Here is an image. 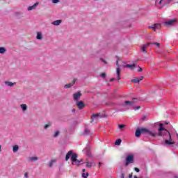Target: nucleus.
<instances>
[{
  "instance_id": "f03ea898",
  "label": "nucleus",
  "mask_w": 178,
  "mask_h": 178,
  "mask_svg": "<svg viewBox=\"0 0 178 178\" xmlns=\"http://www.w3.org/2000/svg\"><path fill=\"white\" fill-rule=\"evenodd\" d=\"M69 159H71L72 165L76 166H80V160L77 159V154L73 153V151H69L65 156V161L67 162Z\"/></svg>"
},
{
  "instance_id": "412c9836",
  "label": "nucleus",
  "mask_w": 178,
  "mask_h": 178,
  "mask_svg": "<svg viewBox=\"0 0 178 178\" xmlns=\"http://www.w3.org/2000/svg\"><path fill=\"white\" fill-rule=\"evenodd\" d=\"M6 52V48L3 47H0V54L1 55H3V54H5Z\"/></svg>"
},
{
  "instance_id": "f8f14e48",
  "label": "nucleus",
  "mask_w": 178,
  "mask_h": 178,
  "mask_svg": "<svg viewBox=\"0 0 178 178\" xmlns=\"http://www.w3.org/2000/svg\"><path fill=\"white\" fill-rule=\"evenodd\" d=\"M74 84H76V81H75V80L73 81V83H67V84H65V85L64 86L65 90H66V89H67V88H71V87H73V85H74Z\"/></svg>"
},
{
  "instance_id": "f704fd0d",
  "label": "nucleus",
  "mask_w": 178,
  "mask_h": 178,
  "mask_svg": "<svg viewBox=\"0 0 178 178\" xmlns=\"http://www.w3.org/2000/svg\"><path fill=\"white\" fill-rule=\"evenodd\" d=\"M100 60L102 62H103V63H104L105 65H106L108 63L106 62V60H105L104 58H100Z\"/></svg>"
},
{
  "instance_id": "7c9ffc66",
  "label": "nucleus",
  "mask_w": 178,
  "mask_h": 178,
  "mask_svg": "<svg viewBox=\"0 0 178 178\" xmlns=\"http://www.w3.org/2000/svg\"><path fill=\"white\" fill-rule=\"evenodd\" d=\"M49 127H51V124H47L44 126V130H47V129H49Z\"/></svg>"
},
{
  "instance_id": "c03bdc74",
  "label": "nucleus",
  "mask_w": 178,
  "mask_h": 178,
  "mask_svg": "<svg viewBox=\"0 0 178 178\" xmlns=\"http://www.w3.org/2000/svg\"><path fill=\"white\" fill-rule=\"evenodd\" d=\"M172 2V0H167L166 3H170Z\"/></svg>"
},
{
  "instance_id": "423d86ee",
  "label": "nucleus",
  "mask_w": 178,
  "mask_h": 178,
  "mask_svg": "<svg viewBox=\"0 0 178 178\" xmlns=\"http://www.w3.org/2000/svg\"><path fill=\"white\" fill-rule=\"evenodd\" d=\"M82 94L81 92L79 91L73 95L74 101L75 102H79V99H80Z\"/></svg>"
},
{
  "instance_id": "4468645a",
  "label": "nucleus",
  "mask_w": 178,
  "mask_h": 178,
  "mask_svg": "<svg viewBox=\"0 0 178 178\" xmlns=\"http://www.w3.org/2000/svg\"><path fill=\"white\" fill-rule=\"evenodd\" d=\"M60 23H62V20L57 19V20L51 22V24H53V26H59L60 24Z\"/></svg>"
},
{
  "instance_id": "2eb2a0df",
  "label": "nucleus",
  "mask_w": 178,
  "mask_h": 178,
  "mask_svg": "<svg viewBox=\"0 0 178 178\" xmlns=\"http://www.w3.org/2000/svg\"><path fill=\"white\" fill-rule=\"evenodd\" d=\"M4 83L6 86H8V87H13L16 84V83L10 82V81H5Z\"/></svg>"
},
{
  "instance_id": "39448f33",
  "label": "nucleus",
  "mask_w": 178,
  "mask_h": 178,
  "mask_svg": "<svg viewBox=\"0 0 178 178\" xmlns=\"http://www.w3.org/2000/svg\"><path fill=\"white\" fill-rule=\"evenodd\" d=\"M136 104V102L134 101H125L120 104L121 106H133Z\"/></svg>"
},
{
  "instance_id": "c756f323",
  "label": "nucleus",
  "mask_w": 178,
  "mask_h": 178,
  "mask_svg": "<svg viewBox=\"0 0 178 178\" xmlns=\"http://www.w3.org/2000/svg\"><path fill=\"white\" fill-rule=\"evenodd\" d=\"M100 77H102V79H106V73H102L100 74Z\"/></svg>"
},
{
  "instance_id": "dca6fc26",
  "label": "nucleus",
  "mask_w": 178,
  "mask_h": 178,
  "mask_svg": "<svg viewBox=\"0 0 178 178\" xmlns=\"http://www.w3.org/2000/svg\"><path fill=\"white\" fill-rule=\"evenodd\" d=\"M29 162H35V161H38V157L37 156H32V157H29Z\"/></svg>"
},
{
  "instance_id": "a19ab883",
  "label": "nucleus",
  "mask_w": 178,
  "mask_h": 178,
  "mask_svg": "<svg viewBox=\"0 0 178 178\" xmlns=\"http://www.w3.org/2000/svg\"><path fill=\"white\" fill-rule=\"evenodd\" d=\"M72 113H76V108H72Z\"/></svg>"
},
{
  "instance_id": "0eeeda50",
  "label": "nucleus",
  "mask_w": 178,
  "mask_h": 178,
  "mask_svg": "<svg viewBox=\"0 0 178 178\" xmlns=\"http://www.w3.org/2000/svg\"><path fill=\"white\" fill-rule=\"evenodd\" d=\"M76 105L78 107L79 110L83 109V108H86V104H84L83 101H78L76 102Z\"/></svg>"
},
{
  "instance_id": "6e6552de",
  "label": "nucleus",
  "mask_w": 178,
  "mask_h": 178,
  "mask_svg": "<svg viewBox=\"0 0 178 178\" xmlns=\"http://www.w3.org/2000/svg\"><path fill=\"white\" fill-rule=\"evenodd\" d=\"M98 119H99V114H92L91 116L90 123H92L94 120H95V123H97V122H98Z\"/></svg>"
},
{
  "instance_id": "f3484780",
  "label": "nucleus",
  "mask_w": 178,
  "mask_h": 178,
  "mask_svg": "<svg viewBox=\"0 0 178 178\" xmlns=\"http://www.w3.org/2000/svg\"><path fill=\"white\" fill-rule=\"evenodd\" d=\"M88 172H86V169H83L82 170V177L83 178H87V177H88Z\"/></svg>"
},
{
  "instance_id": "ea45409f",
  "label": "nucleus",
  "mask_w": 178,
  "mask_h": 178,
  "mask_svg": "<svg viewBox=\"0 0 178 178\" xmlns=\"http://www.w3.org/2000/svg\"><path fill=\"white\" fill-rule=\"evenodd\" d=\"M80 162V165H83V163H84V161H83V159L79 160Z\"/></svg>"
},
{
  "instance_id": "4c0bfd02",
  "label": "nucleus",
  "mask_w": 178,
  "mask_h": 178,
  "mask_svg": "<svg viewBox=\"0 0 178 178\" xmlns=\"http://www.w3.org/2000/svg\"><path fill=\"white\" fill-rule=\"evenodd\" d=\"M140 106L134 107V111H138V109H140Z\"/></svg>"
},
{
  "instance_id": "1a4fd4ad",
  "label": "nucleus",
  "mask_w": 178,
  "mask_h": 178,
  "mask_svg": "<svg viewBox=\"0 0 178 178\" xmlns=\"http://www.w3.org/2000/svg\"><path fill=\"white\" fill-rule=\"evenodd\" d=\"M149 45H151V43L148 42L145 44H143L141 47V51L142 52H143V54H146L147 53V47H149Z\"/></svg>"
},
{
  "instance_id": "9d476101",
  "label": "nucleus",
  "mask_w": 178,
  "mask_h": 178,
  "mask_svg": "<svg viewBox=\"0 0 178 178\" xmlns=\"http://www.w3.org/2000/svg\"><path fill=\"white\" fill-rule=\"evenodd\" d=\"M38 6V2H36L33 6L28 7L27 10H34L35 9H37Z\"/></svg>"
},
{
  "instance_id": "8fccbe9b",
  "label": "nucleus",
  "mask_w": 178,
  "mask_h": 178,
  "mask_svg": "<svg viewBox=\"0 0 178 178\" xmlns=\"http://www.w3.org/2000/svg\"><path fill=\"white\" fill-rule=\"evenodd\" d=\"M102 165V163H99V167L101 168V165Z\"/></svg>"
},
{
  "instance_id": "13d9d810",
  "label": "nucleus",
  "mask_w": 178,
  "mask_h": 178,
  "mask_svg": "<svg viewBox=\"0 0 178 178\" xmlns=\"http://www.w3.org/2000/svg\"><path fill=\"white\" fill-rule=\"evenodd\" d=\"M177 137H178V134H177Z\"/></svg>"
},
{
  "instance_id": "72a5a7b5",
  "label": "nucleus",
  "mask_w": 178,
  "mask_h": 178,
  "mask_svg": "<svg viewBox=\"0 0 178 178\" xmlns=\"http://www.w3.org/2000/svg\"><path fill=\"white\" fill-rule=\"evenodd\" d=\"M126 127V125H124V124H119L118 125V127L120 130H122V129H124V127Z\"/></svg>"
},
{
  "instance_id": "864d4df0",
  "label": "nucleus",
  "mask_w": 178,
  "mask_h": 178,
  "mask_svg": "<svg viewBox=\"0 0 178 178\" xmlns=\"http://www.w3.org/2000/svg\"><path fill=\"white\" fill-rule=\"evenodd\" d=\"M2 148V146L0 145V152H1V149Z\"/></svg>"
},
{
  "instance_id": "5701e85b",
  "label": "nucleus",
  "mask_w": 178,
  "mask_h": 178,
  "mask_svg": "<svg viewBox=\"0 0 178 178\" xmlns=\"http://www.w3.org/2000/svg\"><path fill=\"white\" fill-rule=\"evenodd\" d=\"M20 106H21V108L22 109L23 112H25V111H27V105L26 104H21Z\"/></svg>"
},
{
  "instance_id": "58836bf2",
  "label": "nucleus",
  "mask_w": 178,
  "mask_h": 178,
  "mask_svg": "<svg viewBox=\"0 0 178 178\" xmlns=\"http://www.w3.org/2000/svg\"><path fill=\"white\" fill-rule=\"evenodd\" d=\"M24 177H25V178H29V173H28V172H26V173L24 174Z\"/></svg>"
},
{
  "instance_id": "a211bd4d",
  "label": "nucleus",
  "mask_w": 178,
  "mask_h": 178,
  "mask_svg": "<svg viewBox=\"0 0 178 178\" xmlns=\"http://www.w3.org/2000/svg\"><path fill=\"white\" fill-rule=\"evenodd\" d=\"M83 134V136H89V134H91V131H90V129L88 128H86Z\"/></svg>"
},
{
  "instance_id": "09e8293b",
  "label": "nucleus",
  "mask_w": 178,
  "mask_h": 178,
  "mask_svg": "<svg viewBox=\"0 0 178 178\" xmlns=\"http://www.w3.org/2000/svg\"><path fill=\"white\" fill-rule=\"evenodd\" d=\"M115 81V78H112L110 81Z\"/></svg>"
},
{
  "instance_id": "e433bc0d",
  "label": "nucleus",
  "mask_w": 178,
  "mask_h": 178,
  "mask_svg": "<svg viewBox=\"0 0 178 178\" xmlns=\"http://www.w3.org/2000/svg\"><path fill=\"white\" fill-rule=\"evenodd\" d=\"M59 0H52V3H58Z\"/></svg>"
},
{
  "instance_id": "473e14b6",
  "label": "nucleus",
  "mask_w": 178,
  "mask_h": 178,
  "mask_svg": "<svg viewBox=\"0 0 178 178\" xmlns=\"http://www.w3.org/2000/svg\"><path fill=\"white\" fill-rule=\"evenodd\" d=\"M140 120L142 122H145L147 120V116L146 115H144L141 119Z\"/></svg>"
},
{
  "instance_id": "5fc2aeb1",
  "label": "nucleus",
  "mask_w": 178,
  "mask_h": 178,
  "mask_svg": "<svg viewBox=\"0 0 178 178\" xmlns=\"http://www.w3.org/2000/svg\"><path fill=\"white\" fill-rule=\"evenodd\" d=\"M165 124H169V122H165Z\"/></svg>"
},
{
  "instance_id": "4d7b16f0",
  "label": "nucleus",
  "mask_w": 178,
  "mask_h": 178,
  "mask_svg": "<svg viewBox=\"0 0 178 178\" xmlns=\"http://www.w3.org/2000/svg\"><path fill=\"white\" fill-rule=\"evenodd\" d=\"M87 151H88V149H87Z\"/></svg>"
},
{
  "instance_id": "79ce46f5",
  "label": "nucleus",
  "mask_w": 178,
  "mask_h": 178,
  "mask_svg": "<svg viewBox=\"0 0 178 178\" xmlns=\"http://www.w3.org/2000/svg\"><path fill=\"white\" fill-rule=\"evenodd\" d=\"M138 72H143V68L139 67V69L138 70Z\"/></svg>"
},
{
  "instance_id": "37998d69",
  "label": "nucleus",
  "mask_w": 178,
  "mask_h": 178,
  "mask_svg": "<svg viewBox=\"0 0 178 178\" xmlns=\"http://www.w3.org/2000/svg\"><path fill=\"white\" fill-rule=\"evenodd\" d=\"M116 65L119 67V60H116Z\"/></svg>"
},
{
  "instance_id": "a878e982",
  "label": "nucleus",
  "mask_w": 178,
  "mask_h": 178,
  "mask_svg": "<svg viewBox=\"0 0 178 178\" xmlns=\"http://www.w3.org/2000/svg\"><path fill=\"white\" fill-rule=\"evenodd\" d=\"M122 144V139H117L115 142V145H120Z\"/></svg>"
},
{
  "instance_id": "f257e3e1",
  "label": "nucleus",
  "mask_w": 178,
  "mask_h": 178,
  "mask_svg": "<svg viewBox=\"0 0 178 178\" xmlns=\"http://www.w3.org/2000/svg\"><path fill=\"white\" fill-rule=\"evenodd\" d=\"M159 133L155 134L152 131H150L147 128H138L135 132V137L137 138L141 137V134L143 133H146L147 134H149V136H151L153 137V138H155L156 136H160L163 137L164 143L165 145H172L175 144V142L172 141V136L170 135V132L168 131L166 129L163 127V124L161 123L159 124Z\"/></svg>"
},
{
  "instance_id": "20e7f679",
  "label": "nucleus",
  "mask_w": 178,
  "mask_h": 178,
  "mask_svg": "<svg viewBox=\"0 0 178 178\" xmlns=\"http://www.w3.org/2000/svg\"><path fill=\"white\" fill-rule=\"evenodd\" d=\"M176 24V19H167L165 21L164 24L166 27H170Z\"/></svg>"
},
{
  "instance_id": "cd10ccee",
  "label": "nucleus",
  "mask_w": 178,
  "mask_h": 178,
  "mask_svg": "<svg viewBox=\"0 0 178 178\" xmlns=\"http://www.w3.org/2000/svg\"><path fill=\"white\" fill-rule=\"evenodd\" d=\"M151 44L150 45H156L157 47H161V44L158 43V42H150Z\"/></svg>"
},
{
  "instance_id": "a18cd8bd",
  "label": "nucleus",
  "mask_w": 178,
  "mask_h": 178,
  "mask_svg": "<svg viewBox=\"0 0 178 178\" xmlns=\"http://www.w3.org/2000/svg\"><path fill=\"white\" fill-rule=\"evenodd\" d=\"M129 178H133V173L129 175Z\"/></svg>"
},
{
  "instance_id": "ddd939ff",
  "label": "nucleus",
  "mask_w": 178,
  "mask_h": 178,
  "mask_svg": "<svg viewBox=\"0 0 178 178\" xmlns=\"http://www.w3.org/2000/svg\"><path fill=\"white\" fill-rule=\"evenodd\" d=\"M60 134V130H56L54 131V134L52 135L53 138H56L59 137V135Z\"/></svg>"
},
{
  "instance_id": "de8ad7c7",
  "label": "nucleus",
  "mask_w": 178,
  "mask_h": 178,
  "mask_svg": "<svg viewBox=\"0 0 178 178\" xmlns=\"http://www.w3.org/2000/svg\"><path fill=\"white\" fill-rule=\"evenodd\" d=\"M144 79V76H140V79H139L140 81H141V80H143Z\"/></svg>"
},
{
  "instance_id": "c9c22d12",
  "label": "nucleus",
  "mask_w": 178,
  "mask_h": 178,
  "mask_svg": "<svg viewBox=\"0 0 178 178\" xmlns=\"http://www.w3.org/2000/svg\"><path fill=\"white\" fill-rule=\"evenodd\" d=\"M134 170H135V172H137V173H138V172H140V168H134Z\"/></svg>"
},
{
  "instance_id": "393cba45",
  "label": "nucleus",
  "mask_w": 178,
  "mask_h": 178,
  "mask_svg": "<svg viewBox=\"0 0 178 178\" xmlns=\"http://www.w3.org/2000/svg\"><path fill=\"white\" fill-rule=\"evenodd\" d=\"M131 83H134L135 84H137V83H140V79L138 78H135L134 79H132Z\"/></svg>"
},
{
  "instance_id": "c85d7f7f",
  "label": "nucleus",
  "mask_w": 178,
  "mask_h": 178,
  "mask_svg": "<svg viewBox=\"0 0 178 178\" xmlns=\"http://www.w3.org/2000/svg\"><path fill=\"white\" fill-rule=\"evenodd\" d=\"M163 0H155V3L159 5H162V1Z\"/></svg>"
},
{
  "instance_id": "6e6d98bb",
  "label": "nucleus",
  "mask_w": 178,
  "mask_h": 178,
  "mask_svg": "<svg viewBox=\"0 0 178 178\" xmlns=\"http://www.w3.org/2000/svg\"><path fill=\"white\" fill-rule=\"evenodd\" d=\"M134 99H137L136 98H134Z\"/></svg>"
},
{
  "instance_id": "4be33fe9",
  "label": "nucleus",
  "mask_w": 178,
  "mask_h": 178,
  "mask_svg": "<svg viewBox=\"0 0 178 178\" xmlns=\"http://www.w3.org/2000/svg\"><path fill=\"white\" fill-rule=\"evenodd\" d=\"M36 38L37 40H42V33L41 32H38Z\"/></svg>"
},
{
  "instance_id": "7ed1b4c3",
  "label": "nucleus",
  "mask_w": 178,
  "mask_h": 178,
  "mask_svg": "<svg viewBox=\"0 0 178 178\" xmlns=\"http://www.w3.org/2000/svg\"><path fill=\"white\" fill-rule=\"evenodd\" d=\"M134 162V156H133V154H129L128 156H127L124 165L129 166L130 163H133Z\"/></svg>"
},
{
  "instance_id": "9b49d317",
  "label": "nucleus",
  "mask_w": 178,
  "mask_h": 178,
  "mask_svg": "<svg viewBox=\"0 0 178 178\" xmlns=\"http://www.w3.org/2000/svg\"><path fill=\"white\" fill-rule=\"evenodd\" d=\"M149 29H153V30H156L158 29H161V24H155L152 26H149Z\"/></svg>"
},
{
  "instance_id": "bb28decb",
  "label": "nucleus",
  "mask_w": 178,
  "mask_h": 178,
  "mask_svg": "<svg viewBox=\"0 0 178 178\" xmlns=\"http://www.w3.org/2000/svg\"><path fill=\"white\" fill-rule=\"evenodd\" d=\"M55 162H56L55 160H51V161L49 163L48 167H49V168H52V166H54V163Z\"/></svg>"
},
{
  "instance_id": "603ef678",
  "label": "nucleus",
  "mask_w": 178,
  "mask_h": 178,
  "mask_svg": "<svg viewBox=\"0 0 178 178\" xmlns=\"http://www.w3.org/2000/svg\"><path fill=\"white\" fill-rule=\"evenodd\" d=\"M174 178H178V175H175Z\"/></svg>"
},
{
  "instance_id": "6ab92c4d",
  "label": "nucleus",
  "mask_w": 178,
  "mask_h": 178,
  "mask_svg": "<svg viewBox=\"0 0 178 178\" xmlns=\"http://www.w3.org/2000/svg\"><path fill=\"white\" fill-rule=\"evenodd\" d=\"M125 67H128L129 69H134V67H136V64H127Z\"/></svg>"
},
{
  "instance_id": "aec40b11",
  "label": "nucleus",
  "mask_w": 178,
  "mask_h": 178,
  "mask_svg": "<svg viewBox=\"0 0 178 178\" xmlns=\"http://www.w3.org/2000/svg\"><path fill=\"white\" fill-rule=\"evenodd\" d=\"M116 73H117L118 79L120 80L121 78H120V67L117 68Z\"/></svg>"
},
{
  "instance_id": "b1692460",
  "label": "nucleus",
  "mask_w": 178,
  "mask_h": 178,
  "mask_svg": "<svg viewBox=\"0 0 178 178\" xmlns=\"http://www.w3.org/2000/svg\"><path fill=\"white\" fill-rule=\"evenodd\" d=\"M17 151H19V145H14L13 147V152H17Z\"/></svg>"
},
{
  "instance_id": "2f4dec72",
  "label": "nucleus",
  "mask_w": 178,
  "mask_h": 178,
  "mask_svg": "<svg viewBox=\"0 0 178 178\" xmlns=\"http://www.w3.org/2000/svg\"><path fill=\"white\" fill-rule=\"evenodd\" d=\"M85 163H86V168H91L92 166L88 161H86Z\"/></svg>"
},
{
  "instance_id": "49530a36",
  "label": "nucleus",
  "mask_w": 178,
  "mask_h": 178,
  "mask_svg": "<svg viewBox=\"0 0 178 178\" xmlns=\"http://www.w3.org/2000/svg\"><path fill=\"white\" fill-rule=\"evenodd\" d=\"M121 178H124V173L121 174Z\"/></svg>"
},
{
  "instance_id": "3c124183",
  "label": "nucleus",
  "mask_w": 178,
  "mask_h": 178,
  "mask_svg": "<svg viewBox=\"0 0 178 178\" xmlns=\"http://www.w3.org/2000/svg\"><path fill=\"white\" fill-rule=\"evenodd\" d=\"M89 163H90V165H92V163H94V161H90Z\"/></svg>"
}]
</instances>
